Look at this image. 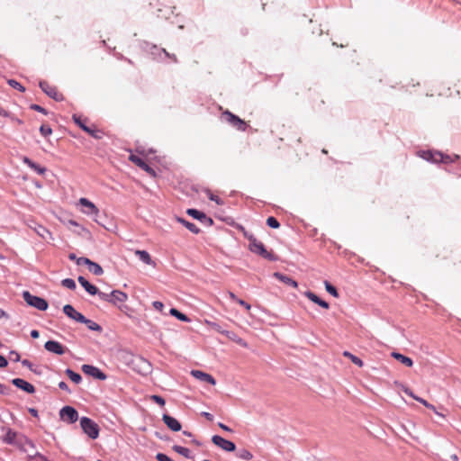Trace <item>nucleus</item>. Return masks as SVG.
<instances>
[{
  "instance_id": "39448f33",
  "label": "nucleus",
  "mask_w": 461,
  "mask_h": 461,
  "mask_svg": "<svg viewBox=\"0 0 461 461\" xmlns=\"http://www.w3.org/2000/svg\"><path fill=\"white\" fill-rule=\"evenodd\" d=\"M23 297L30 306H32L40 311H45L48 309V303L45 299L32 295L28 291L23 293Z\"/></svg>"
},
{
  "instance_id": "7c9ffc66",
  "label": "nucleus",
  "mask_w": 461,
  "mask_h": 461,
  "mask_svg": "<svg viewBox=\"0 0 461 461\" xmlns=\"http://www.w3.org/2000/svg\"><path fill=\"white\" fill-rule=\"evenodd\" d=\"M65 373L75 384H79L82 381L81 375L69 368L66 369Z\"/></svg>"
},
{
  "instance_id": "2eb2a0df",
  "label": "nucleus",
  "mask_w": 461,
  "mask_h": 461,
  "mask_svg": "<svg viewBox=\"0 0 461 461\" xmlns=\"http://www.w3.org/2000/svg\"><path fill=\"white\" fill-rule=\"evenodd\" d=\"M13 384L22 389L28 393H33L35 392L34 386L22 378H14L12 381Z\"/></svg>"
},
{
  "instance_id": "774afa93",
  "label": "nucleus",
  "mask_w": 461,
  "mask_h": 461,
  "mask_svg": "<svg viewBox=\"0 0 461 461\" xmlns=\"http://www.w3.org/2000/svg\"><path fill=\"white\" fill-rule=\"evenodd\" d=\"M229 296L230 299H232L233 301L237 302V300H240L239 298L236 297V295L231 293V292H229Z\"/></svg>"
},
{
  "instance_id": "37998d69",
  "label": "nucleus",
  "mask_w": 461,
  "mask_h": 461,
  "mask_svg": "<svg viewBox=\"0 0 461 461\" xmlns=\"http://www.w3.org/2000/svg\"><path fill=\"white\" fill-rule=\"evenodd\" d=\"M32 169L36 171L40 175H43L46 172V168L43 167H41L40 165L33 163V166L31 167Z\"/></svg>"
},
{
  "instance_id": "b1692460",
  "label": "nucleus",
  "mask_w": 461,
  "mask_h": 461,
  "mask_svg": "<svg viewBox=\"0 0 461 461\" xmlns=\"http://www.w3.org/2000/svg\"><path fill=\"white\" fill-rule=\"evenodd\" d=\"M135 254L139 258L147 265H153L150 255L146 250H136Z\"/></svg>"
},
{
  "instance_id": "a19ab883",
  "label": "nucleus",
  "mask_w": 461,
  "mask_h": 461,
  "mask_svg": "<svg viewBox=\"0 0 461 461\" xmlns=\"http://www.w3.org/2000/svg\"><path fill=\"white\" fill-rule=\"evenodd\" d=\"M40 132L42 136L47 137L52 133V130L50 126L43 124L40 127Z\"/></svg>"
},
{
  "instance_id": "0eeeda50",
  "label": "nucleus",
  "mask_w": 461,
  "mask_h": 461,
  "mask_svg": "<svg viewBox=\"0 0 461 461\" xmlns=\"http://www.w3.org/2000/svg\"><path fill=\"white\" fill-rule=\"evenodd\" d=\"M222 118L239 131H246V122L233 113L227 111L222 113Z\"/></svg>"
},
{
  "instance_id": "f3484780",
  "label": "nucleus",
  "mask_w": 461,
  "mask_h": 461,
  "mask_svg": "<svg viewBox=\"0 0 461 461\" xmlns=\"http://www.w3.org/2000/svg\"><path fill=\"white\" fill-rule=\"evenodd\" d=\"M162 420L164 423L173 431H179L182 428L180 422L170 415L164 414Z\"/></svg>"
},
{
  "instance_id": "412c9836",
  "label": "nucleus",
  "mask_w": 461,
  "mask_h": 461,
  "mask_svg": "<svg viewBox=\"0 0 461 461\" xmlns=\"http://www.w3.org/2000/svg\"><path fill=\"white\" fill-rule=\"evenodd\" d=\"M79 284L86 289V291L91 295L98 294V289L94 285L90 284L85 277H78Z\"/></svg>"
},
{
  "instance_id": "7ed1b4c3",
  "label": "nucleus",
  "mask_w": 461,
  "mask_h": 461,
  "mask_svg": "<svg viewBox=\"0 0 461 461\" xmlns=\"http://www.w3.org/2000/svg\"><path fill=\"white\" fill-rule=\"evenodd\" d=\"M80 427L84 433L86 434L91 439H96L99 437V426L90 418L81 417Z\"/></svg>"
},
{
  "instance_id": "5fc2aeb1",
  "label": "nucleus",
  "mask_w": 461,
  "mask_h": 461,
  "mask_svg": "<svg viewBox=\"0 0 461 461\" xmlns=\"http://www.w3.org/2000/svg\"><path fill=\"white\" fill-rule=\"evenodd\" d=\"M9 393V388L5 386V384L0 383V393L1 394H7Z\"/></svg>"
},
{
  "instance_id": "de8ad7c7",
  "label": "nucleus",
  "mask_w": 461,
  "mask_h": 461,
  "mask_svg": "<svg viewBox=\"0 0 461 461\" xmlns=\"http://www.w3.org/2000/svg\"><path fill=\"white\" fill-rule=\"evenodd\" d=\"M90 262H91V260H90L89 258H83V257H82V258H78L77 259V264L78 266L83 265V264H85V265H87V266H88Z\"/></svg>"
},
{
  "instance_id": "2f4dec72",
  "label": "nucleus",
  "mask_w": 461,
  "mask_h": 461,
  "mask_svg": "<svg viewBox=\"0 0 461 461\" xmlns=\"http://www.w3.org/2000/svg\"><path fill=\"white\" fill-rule=\"evenodd\" d=\"M169 313L178 319L179 321L189 322L190 319L184 313L180 312L178 310L172 308L169 311Z\"/></svg>"
},
{
  "instance_id": "338daca9",
  "label": "nucleus",
  "mask_w": 461,
  "mask_h": 461,
  "mask_svg": "<svg viewBox=\"0 0 461 461\" xmlns=\"http://www.w3.org/2000/svg\"><path fill=\"white\" fill-rule=\"evenodd\" d=\"M2 318H8V315L3 309H0V319Z\"/></svg>"
},
{
  "instance_id": "473e14b6",
  "label": "nucleus",
  "mask_w": 461,
  "mask_h": 461,
  "mask_svg": "<svg viewBox=\"0 0 461 461\" xmlns=\"http://www.w3.org/2000/svg\"><path fill=\"white\" fill-rule=\"evenodd\" d=\"M343 356L346 357H348L357 366L361 367L364 365L363 361L359 357H357V356L351 354L348 351H344L343 352Z\"/></svg>"
},
{
  "instance_id": "ddd939ff",
  "label": "nucleus",
  "mask_w": 461,
  "mask_h": 461,
  "mask_svg": "<svg viewBox=\"0 0 461 461\" xmlns=\"http://www.w3.org/2000/svg\"><path fill=\"white\" fill-rule=\"evenodd\" d=\"M129 159L136 164L138 167L142 168L144 171H146L148 174H149L152 176H156L155 170L152 169L147 163L144 162L142 158H140L139 156L131 154L129 157Z\"/></svg>"
},
{
  "instance_id": "a211bd4d",
  "label": "nucleus",
  "mask_w": 461,
  "mask_h": 461,
  "mask_svg": "<svg viewBox=\"0 0 461 461\" xmlns=\"http://www.w3.org/2000/svg\"><path fill=\"white\" fill-rule=\"evenodd\" d=\"M18 438L20 437L15 431L12 430L11 429H7L5 436L4 437L3 440L7 444H21L22 440L18 439Z\"/></svg>"
},
{
  "instance_id": "9d476101",
  "label": "nucleus",
  "mask_w": 461,
  "mask_h": 461,
  "mask_svg": "<svg viewBox=\"0 0 461 461\" xmlns=\"http://www.w3.org/2000/svg\"><path fill=\"white\" fill-rule=\"evenodd\" d=\"M82 370L86 375H88L94 378H96V379H99L102 381L106 379V375L96 366H94L91 365H83Z\"/></svg>"
},
{
  "instance_id": "4d7b16f0",
  "label": "nucleus",
  "mask_w": 461,
  "mask_h": 461,
  "mask_svg": "<svg viewBox=\"0 0 461 461\" xmlns=\"http://www.w3.org/2000/svg\"><path fill=\"white\" fill-rule=\"evenodd\" d=\"M23 163L26 164L29 167H31L32 166H33V161L31 160L29 158L27 157H24L23 159Z\"/></svg>"
},
{
  "instance_id": "e2e57ef3",
  "label": "nucleus",
  "mask_w": 461,
  "mask_h": 461,
  "mask_svg": "<svg viewBox=\"0 0 461 461\" xmlns=\"http://www.w3.org/2000/svg\"><path fill=\"white\" fill-rule=\"evenodd\" d=\"M31 336H32V338H33V339H37V338H39L40 333H39V331H38V330H32L31 331Z\"/></svg>"
},
{
  "instance_id": "0e129e2a",
  "label": "nucleus",
  "mask_w": 461,
  "mask_h": 461,
  "mask_svg": "<svg viewBox=\"0 0 461 461\" xmlns=\"http://www.w3.org/2000/svg\"><path fill=\"white\" fill-rule=\"evenodd\" d=\"M10 117H11L12 121H14L17 124H23V122L21 119H19V118H16V117L11 116V115H10Z\"/></svg>"
},
{
  "instance_id": "69168bd1",
  "label": "nucleus",
  "mask_w": 461,
  "mask_h": 461,
  "mask_svg": "<svg viewBox=\"0 0 461 461\" xmlns=\"http://www.w3.org/2000/svg\"><path fill=\"white\" fill-rule=\"evenodd\" d=\"M22 364H23V366H27V367H31L32 366L31 362L29 360H27V359L23 360Z\"/></svg>"
},
{
  "instance_id": "864d4df0",
  "label": "nucleus",
  "mask_w": 461,
  "mask_h": 461,
  "mask_svg": "<svg viewBox=\"0 0 461 461\" xmlns=\"http://www.w3.org/2000/svg\"><path fill=\"white\" fill-rule=\"evenodd\" d=\"M7 365H8L7 359L4 356L0 355V367L1 368L5 367Z\"/></svg>"
},
{
  "instance_id": "dca6fc26",
  "label": "nucleus",
  "mask_w": 461,
  "mask_h": 461,
  "mask_svg": "<svg viewBox=\"0 0 461 461\" xmlns=\"http://www.w3.org/2000/svg\"><path fill=\"white\" fill-rule=\"evenodd\" d=\"M191 375L200 380V381H203V382H206L210 384H212L214 385L216 384V381L215 379L210 375V374H207V373H204L203 371H200V370H192L191 371Z\"/></svg>"
},
{
  "instance_id": "a878e982",
  "label": "nucleus",
  "mask_w": 461,
  "mask_h": 461,
  "mask_svg": "<svg viewBox=\"0 0 461 461\" xmlns=\"http://www.w3.org/2000/svg\"><path fill=\"white\" fill-rule=\"evenodd\" d=\"M177 221L194 234H197L200 231L199 228L194 223H192L181 218H178Z\"/></svg>"
},
{
  "instance_id": "6e6552de",
  "label": "nucleus",
  "mask_w": 461,
  "mask_h": 461,
  "mask_svg": "<svg viewBox=\"0 0 461 461\" xmlns=\"http://www.w3.org/2000/svg\"><path fill=\"white\" fill-rule=\"evenodd\" d=\"M212 441L214 445H216L217 447H219L220 448H221L222 450L227 451V452H232L236 448L235 444L233 442L230 441L228 439H225L222 437L218 436V435L212 436Z\"/></svg>"
},
{
  "instance_id": "6ab92c4d",
  "label": "nucleus",
  "mask_w": 461,
  "mask_h": 461,
  "mask_svg": "<svg viewBox=\"0 0 461 461\" xmlns=\"http://www.w3.org/2000/svg\"><path fill=\"white\" fill-rule=\"evenodd\" d=\"M304 295L309 299L311 300L312 303L320 305L321 307L324 308V309H329L330 305L327 302L321 300V298H319L314 293L311 292V291H307L304 293Z\"/></svg>"
},
{
  "instance_id": "1a4fd4ad",
  "label": "nucleus",
  "mask_w": 461,
  "mask_h": 461,
  "mask_svg": "<svg viewBox=\"0 0 461 461\" xmlns=\"http://www.w3.org/2000/svg\"><path fill=\"white\" fill-rule=\"evenodd\" d=\"M40 87L41 90L50 97L53 98L56 101L62 100V95L58 92L55 86H50L46 81L40 82Z\"/></svg>"
},
{
  "instance_id": "c85d7f7f",
  "label": "nucleus",
  "mask_w": 461,
  "mask_h": 461,
  "mask_svg": "<svg viewBox=\"0 0 461 461\" xmlns=\"http://www.w3.org/2000/svg\"><path fill=\"white\" fill-rule=\"evenodd\" d=\"M186 212L188 215H190L193 218L197 219L201 221L208 219L203 212H202L196 209H188Z\"/></svg>"
},
{
  "instance_id": "c03bdc74",
  "label": "nucleus",
  "mask_w": 461,
  "mask_h": 461,
  "mask_svg": "<svg viewBox=\"0 0 461 461\" xmlns=\"http://www.w3.org/2000/svg\"><path fill=\"white\" fill-rule=\"evenodd\" d=\"M150 398L153 402H157L160 406L165 405V400L161 396L154 394V395H151Z\"/></svg>"
},
{
  "instance_id": "3c124183",
  "label": "nucleus",
  "mask_w": 461,
  "mask_h": 461,
  "mask_svg": "<svg viewBox=\"0 0 461 461\" xmlns=\"http://www.w3.org/2000/svg\"><path fill=\"white\" fill-rule=\"evenodd\" d=\"M10 359L14 362H18L20 360V355L15 351L10 352Z\"/></svg>"
},
{
  "instance_id": "bb28decb",
  "label": "nucleus",
  "mask_w": 461,
  "mask_h": 461,
  "mask_svg": "<svg viewBox=\"0 0 461 461\" xmlns=\"http://www.w3.org/2000/svg\"><path fill=\"white\" fill-rule=\"evenodd\" d=\"M81 323L86 324L90 330H95V331L102 330V328L99 324H97L96 322H95L89 319H86L85 316H84V320L81 321Z\"/></svg>"
},
{
  "instance_id": "49530a36",
  "label": "nucleus",
  "mask_w": 461,
  "mask_h": 461,
  "mask_svg": "<svg viewBox=\"0 0 461 461\" xmlns=\"http://www.w3.org/2000/svg\"><path fill=\"white\" fill-rule=\"evenodd\" d=\"M414 399L416 401H418L419 402L422 403L424 406H426L427 408H429V409H432L434 410V406L431 405L430 403H429L426 400L422 399V398H420V397H414Z\"/></svg>"
},
{
  "instance_id": "a18cd8bd",
  "label": "nucleus",
  "mask_w": 461,
  "mask_h": 461,
  "mask_svg": "<svg viewBox=\"0 0 461 461\" xmlns=\"http://www.w3.org/2000/svg\"><path fill=\"white\" fill-rule=\"evenodd\" d=\"M156 459L158 461H174L169 456H167V455H165L163 453H158L156 455Z\"/></svg>"
},
{
  "instance_id": "f8f14e48",
  "label": "nucleus",
  "mask_w": 461,
  "mask_h": 461,
  "mask_svg": "<svg viewBox=\"0 0 461 461\" xmlns=\"http://www.w3.org/2000/svg\"><path fill=\"white\" fill-rule=\"evenodd\" d=\"M44 348L47 351L57 355H63L66 351L64 346L56 340L47 341Z\"/></svg>"
},
{
  "instance_id": "bf43d9fd",
  "label": "nucleus",
  "mask_w": 461,
  "mask_h": 461,
  "mask_svg": "<svg viewBox=\"0 0 461 461\" xmlns=\"http://www.w3.org/2000/svg\"><path fill=\"white\" fill-rule=\"evenodd\" d=\"M219 427L221 429H222L223 430H225V431H228V432H231L232 431L230 428H229L228 426H226L225 424H223L221 422L219 423Z\"/></svg>"
},
{
  "instance_id": "4be33fe9",
  "label": "nucleus",
  "mask_w": 461,
  "mask_h": 461,
  "mask_svg": "<svg viewBox=\"0 0 461 461\" xmlns=\"http://www.w3.org/2000/svg\"><path fill=\"white\" fill-rule=\"evenodd\" d=\"M274 276L278 279L279 281H281L282 283L287 285H290L292 287H294L296 288L298 286V284L295 280L292 279L291 277L285 276V275H283L279 272H276L274 273Z\"/></svg>"
},
{
  "instance_id": "4468645a",
  "label": "nucleus",
  "mask_w": 461,
  "mask_h": 461,
  "mask_svg": "<svg viewBox=\"0 0 461 461\" xmlns=\"http://www.w3.org/2000/svg\"><path fill=\"white\" fill-rule=\"evenodd\" d=\"M63 312L70 319L77 322H81L84 320V315L79 312L76 311L75 308L70 304H66L63 307Z\"/></svg>"
},
{
  "instance_id": "f257e3e1",
  "label": "nucleus",
  "mask_w": 461,
  "mask_h": 461,
  "mask_svg": "<svg viewBox=\"0 0 461 461\" xmlns=\"http://www.w3.org/2000/svg\"><path fill=\"white\" fill-rule=\"evenodd\" d=\"M420 156L430 162L438 163V162H443V163H451L455 159L458 158V156L455 155L454 157L448 156V155H443L440 152H433L430 150H423L420 152Z\"/></svg>"
},
{
  "instance_id": "13d9d810",
  "label": "nucleus",
  "mask_w": 461,
  "mask_h": 461,
  "mask_svg": "<svg viewBox=\"0 0 461 461\" xmlns=\"http://www.w3.org/2000/svg\"><path fill=\"white\" fill-rule=\"evenodd\" d=\"M202 415L204 418H206L208 420L212 421L213 420V416L211 413H209V412L203 411V412H202Z\"/></svg>"
},
{
  "instance_id": "f704fd0d",
  "label": "nucleus",
  "mask_w": 461,
  "mask_h": 461,
  "mask_svg": "<svg viewBox=\"0 0 461 461\" xmlns=\"http://www.w3.org/2000/svg\"><path fill=\"white\" fill-rule=\"evenodd\" d=\"M173 449L176 453H178V454H180V455H182V456H184L185 457H189L190 456V450L187 447H181V446H178V445H175L173 447Z\"/></svg>"
},
{
  "instance_id": "72a5a7b5",
  "label": "nucleus",
  "mask_w": 461,
  "mask_h": 461,
  "mask_svg": "<svg viewBox=\"0 0 461 461\" xmlns=\"http://www.w3.org/2000/svg\"><path fill=\"white\" fill-rule=\"evenodd\" d=\"M237 456L243 460H251L253 458L252 453L245 448L240 449L237 453Z\"/></svg>"
},
{
  "instance_id": "79ce46f5",
  "label": "nucleus",
  "mask_w": 461,
  "mask_h": 461,
  "mask_svg": "<svg viewBox=\"0 0 461 461\" xmlns=\"http://www.w3.org/2000/svg\"><path fill=\"white\" fill-rule=\"evenodd\" d=\"M100 299L104 300V301H106L108 303H111V298H112V292L109 293V294H106V293H103V292H99L98 291V294H96Z\"/></svg>"
},
{
  "instance_id": "20e7f679",
  "label": "nucleus",
  "mask_w": 461,
  "mask_h": 461,
  "mask_svg": "<svg viewBox=\"0 0 461 461\" xmlns=\"http://www.w3.org/2000/svg\"><path fill=\"white\" fill-rule=\"evenodd\" d=\"M131 366L134 371L140 375H147L151 370V366L149 361L139 356L131 357Z\"/></svg>"
},
{
  "instance_id": "680f3d73",
  "label": "nucleus",
  "mask_w": 461,
  "mask_h": 461,
  "mask_svg": "<svg viewBox=\"0 0 461 461\" xmlns=\"http://www.w3.org/2000/svg\"><path fill=\"white\" fill-rule=\"evenodd\" d=\"M0 115L4 117H10V113L0 107Z\"/></svg>"
},
{
  "instance_id": "09e8293b",
  "label": "nucleus",
  "mask_w": 461,
  "mask_h": 461,
  "mask_svg": "<svg viewBox=\"0 0 461 461\" xmlns=\"http://www.w3.org/2000/svg\"><path fill=\"white\" fill-rule=\"evenodd\" d=\"M31 109L34 110V111H37V112H40V113H44V114L47 113L46 110L43 107L40 106L39 104H32L31 105Z\"/></svg>"
},
{
  "instance_id": "e433bc0d",
  "label": "nucleus",
  "mask_w": 461,
  "mask_h": 461,
  "mask_svg": "<svg viewBox=\"0 0 461 461\" xmlns=\"http://www.w3.org/2000/svg\"><path fill=\"white\" fill-rule=\"evenodd\" d=\"M324 285H325L326 291L329 294H330L334 297H338L339 296L337 289L332 285H330L328 281L324 282Z\"/></svg>"
},
{
  "instance_id": "423d86ee",
  "label": "nucleus",
  "mask_w": 461,
  "mask_h": 461,
  "mask_svg": "<svg viewBox=\"0 0 461 461\" xmlns=\"http://www.w3.org/2000/svg\"><path fill=\"white\" fill-rule=\"evenodd\" d=\"M59 417L63 421L75 423L78 420V412L74 407L65 406L59 411Z\"/></svg>"
},
{
  "instance_id": "603ef678",
  "label": "nucleus",
  "mask_w": 461,
  "mask_h": 461,
  "mask_svg": "<svg viewBox=\"0 0 461 461\" xmlns=\"http://www.w3.org/2000/svg\"><path fill=\"white\" fill-rule=\"evenodd\" d=\"M237 303H238L240 305H241V306L245 307V309H246V310H248V311H249V310H250V308H251L250 304H249L248 303H246L245 301H243V300H241V299L237 300Z\"/></svg>"
},
{
  "instance_id": "9b49d317",
  "label": "nucleus",
  "mask_w": 461,
  "mask_h": 461,
  "mask_svg": "<svg viewBox=\"0 0 461 461\" xmlns=\"http://www.w3.org/2000/svg\"><path fill=\"white\" fill-rule=\"evenodd\" d=\"M78 203L84 207V209L82 210L83 213L87 215H98L99 209L88 199L82 197L78 200Z\"/></svg>"
},
{
  "instance_id": "5701e85b",
  "label": "nucleus",
  "mask_w": 461,
  "mask_h": 461,
  "mask_svg": "<svg viewBox=\"0 0 461 461\" xmlns=\"http://www.w3.org/2000/svg\"><path fill=\"white\" fill-rule=\"evenodd\" d=\"M392 357L408 367H411L413 365V361L409 357L402 354L393 352Z\"/></svg>"
},
{
  "instance_id": "4c0bfd02",
  "label": "nucleus",
  "mask_w": 461,
  "mask_h": 461,
  "mask_svg": "<svg viewBox=\"0 0 461 461\" xmlns=\"http://www.w3.org/2000/svg\"><path fill=\"white\" fill-rule=\"evenodd\" d=\"M205 193L210 200L215 202L219 205L223 204V201L217 195H214L209 189H206Z\"/></svg>"
},
{
  "instance_id": "58836bf2",
  "label": "nucleus",
  "mask_w": 461,
  "mask_h": 461,
  "mask_svg": "<svg viewBox=\"0 0 461 461\" xmlns=\"http://www.w3.org/2000/svg\"><path fill=\"white\" fill-rule=\"evenodd\" d=\"M267 224L270 227V228H273V229H277L279 228L280 224L278 222V221L275 218V217H268L267 219Z\"/></svg>"
},
{
  "instance_id": "ea45409f",
  "label": "nucleus",
  "mask_w": 461,
  "mask_h": 461,
  "mask_svg": "<svg viewBox=\"0 0 461 461\" xmlns=\"http://www.w3.org/2000/svg\"><path fill=\"white\" fill-rule=\"evenodd\" d=\"M8 84L10 86H12L21 92H24V90H25V88L19 82H17L14 79H9Z\"/></svg>"
},
{
  "instance_id": "8fccbe9b",
  "label": "nucleus",
  "mask_w": 461,
  "mask_h": 461,
  "mask_svg": "<svg viewBox=\"0 0 461 461\" xmlns=\"http://www.w3.org/2000/svg\"><path fill=\"white\" fill-rule=\"evenodd\" d=\"M152 305H153V307H154L156 310H158V311H159V312H162V310H163V308H164V304H163V303H161V302H159V301H155V302H153V303H152Z\"/></svg>"
},
{
  "instance_id": "cd10ccee",
  "label": "nucleus",
  "mask_w": 461,
  "mask_h": 461,
  "mask_svg": "<svg viewBox=\"0 0 461 461\" xmlns=\"http://www.w3.org/2000/svg\"><path fill=\"white\" fill-rule=\"evenodd\" d=\"M35 232L41 237L44 240H47L48 238H50L51 233L43 226L37 225L34 228Z\"/></svg>"
},
{
  "instance_id": "f03ea898",
  "label": "nucleus",
  "mask_w": 461,
  "mask_h": 461,
  "mask_svg": "<svg viewBox=\"0 0 461 461\" xmlns=\"http://www.w3.org/2000/svg\"><path fill=\"white\" fill-rule=\"evenodd\" d=\"M246 237L249 241V248L251 252L258 254L264 258L275 260V257L265 249V246L261 241L258 240L253 235H246Z\"/></svg>"
},
{
  "instance_id": "aec40b11",
  "label": "nucleus",
  "mask_w": 461,
  "mask_h": 461,
  "mask_svg": "<svg viewBox=\"0 0 461 461\" xmlns=\"http://www.w3.org/2000/svg\"><path fill=\"white\" fill-rule=\"evenodd\" d=\"M128 299V295L122 291L113 290L112 291L111 303L117 304L119 303H124Z\"/></svg>"
},
{
  "instance_id": "c756f323",
  "label": "nucleus",
  "mask_w": 461,
  "mask_h": 461,
  "mask_svg": "<svg viewBox=\"0 0 461 461\" xmlns=\"http://www.w3.org/2000/svg\"><path fill=\"white\" fill-rule=\"evenodd\" d=\"M88 269L91 273H93L95 276H101L104 273L102 267L99 264L93 261L89 263Z\"/></svg>"
},
{
  "instance_id": "393cba45",
  "label": "nucleus",
  "mask_w": 461,
  "mask_h": 461,
  "mask_svg": "<svg viewBox=\"0 0 461 461\" xmlns=\"http://www.w3.org/2000/svg\"><path fill=\"white\" fill-rule=\"evenodd\" d=\"M74 122L86 132L89 133L90 135L94 136L95 138H97L98 136L95 134L94 131H92L89 127H87L85 123H83L80 120V117L74 114L73 115Z\"/></svg>"
},
{
  "instance_id": "052dcab7",
  "label": "nucleus",
  "mask_w": 461,
  "mask_h": 461,
  "mask_svg": "<svg viewBox=\"0 0 461 461\" xmlns=\"http://www.w3.org/2000/svg\"><path fill=\"white\" fill-rule=\"evenodd\" d=\"M403 392H404L407 395H409V396L412 397L413 399H414V397H417L415 394H413V393H412L409 388H404V389H403Z\"/></svg>"
},
{
  "instance_id": "c9c22d12",
  "label": "nucleus",
  "mask_w": 461,
  "mask_h": 461,
  "mask_svg": "<svg viewBox=\"0 0 461 461\" xmlns=\"http://www.w3.org/2000/svg\"><path fill=\"white\" fill-rule=\"evenodd\" d=\"M62 285L66 288H68L70 290H74L76 288V283L71 278H65L61 282Z\"/></svg>"
},
{
  "instance_id": "6e6d98bb",
  "label": "nucleus",
  "mask_w": 461,
  "mask_h": 461,
  "mask_svg": "<svg viewBox=\"0 0 461 461\" xmlns=\"http://www.w3.org/2000/svg\"><path fill=\"white\" fill-rule=\"evenodd\" d=\"M59 387L61 390H64V391H66V392H68V393H70V390L68 389V384H67L65 382H63V381H61V382L59 384Z\"/></svg>"
}]
</instances>
